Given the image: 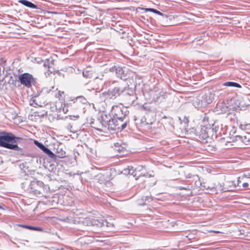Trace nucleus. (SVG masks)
Segmentation results:
<instances>
[{
    "instance_id": "f257e3e1",
    "label": "nucleus",
    "mask_w": 250,
    "mask_h": 250,
    "mask_svg": "<svg viewBox=\"0 0 250 250\" xmlns=\"http://www.w3.org/2000/svg\"><path fill=\"white\" fill-rule=\"evenodd\" d=\"M20 137H17L11 132L6 131L0 132V146L17 151L21 150L16 143L21 140Z\"/></svg>"
},
{
    "instance_id": "9b49d317",
    "label": "nucleus",
    "mask_w": 250,
    "mask_h": 250,
    "mask_svg": "<svg viewBox=\"0 0 250 250\" xmlns=\"http://www.w3.org/2000/svg\"><path fill=\"white\" fill-rule=\"evenodd\" d=\"M143 9L146 12H152L160 16H163V14L162 12L153 8H143Z\"/></svg>"
},
{
    "instance_id": "412c9836",
    "label": "nucleus",
    "mask_w": 250,
    "mask_h": 250,
    "mask_svg": "<svg viewBox=\"0 0 250 250\" xmlns=\"http://www.w3.org/2000/svg\"><path fill=\"white\" fill-rule=\"evenodd\" d=\"M34 143H35V144L37 146H38L39 148H40V145H42V144H41V143H40L38 142L37 141H35Z\"/></svg>"
},
{
    "instance_id": "1a4fd4ad",
    "label": "nucleus",
    "mask_w": 250,
    "mask_h": 250,
    "mask_svg": "<svg viewBox=\"0 0 250 250\" xmlns=\"http://www.w3.org/2000/svg\"><path fill=\"white\" fill-rule=\"evenodd\" d=\"M20 2L24 5L30 8H35L36 7V6L34 3L26 0H21Z\"/></svg>"
},
{
    "instance_id": "b1692460",
    "label": "nucleus",
    "mask_w": 250,
    "mask_h": 250,
    "mask_svg": "<svg viewBox=\"0 0 250 250\" xmlns=\"http://www.w3.org/2000/svg\"><path fill=\"white\" fill-rule=\"evenodd\" d=\"M143 176H144L145 177H151V175L150 174H148L147 173L146 174H144Z\"/></svg>"
},
{
    "instance_id": "6ab92c4d",
    "label": "nucleus",
    "mask_w": 250,
    "mask_h": 250,
    "mask_svg": "<svg viewBox=\"0 0 250 250\" xmlns=\"http://www.w3.org/2000/svg\"><path fill=\"white\" fill-rule=\"evenodd\" d=\"M208 232H209V233H223V232H221V231H218V230H208Z\"/></svg>"
},
{
    "instance_id": "9d476101",
    "label": "nucleus",
    "mask_w": 250,
    "mask_h": 250,
    "mask_svg": "<svg viewBox=\"0 0 250 250\" xmlns=\"http://www.w3.org/2000/svg\"><path fill=\"white\" fill-rule=\"evenodd\" d=\"M224 86H233L238 88H241V85L238 83L232 82H227L223 84Z\"/></svg>"
},
{
    "instance_id": "bb28decb",
    "label": "nucleus",
    "mask_w": 250,
    "mask_h": 250,
    "mask_svg": "<svg viewBox=\"0 0 250 250\" xmlns=\"http://www.w3.org/2000/svg\"><path fill=\"white\" fill-rule=\"evenodd\" d=\"M180 189H185V188H183V187H180Z\"/></svg>"
},
{
    "instance_id": "aec40b11",
    "label": "nucleus",
    "mask_w": 250,
    "mask_h": 250,
    "mask_svg": "<svg viewBox=\"0 0 250 250\" xmlns=\"http://www.w3.org/2000/svg\"><path fill=\"white\" fill-rule=\"evenodd\" d=\"M36 99L33 100L32 102L30 103V104L33 105L34 104H35L36 105H39V104L37 103H36Z\"/></svg>"
},
{
    "instance_id": "f03ea898",
    "label": "nucleus",
    "mask_w": 250,
    "mask_h": 250,
    "mask_svg": "<svg viewBox=\"0 0 250 250\" xmlns=\"http://www.w3.org/2000/svg\"><path fill=\"white\" fill-rule=\"evenodd\" d=\"M99 120L101 123V126L95 127V128L98 130L104 131L106 128L111 130H119L120 129L119 125L113 126L111 124V123L113 124L115 122H117V121L112 120L110 116L105 112H102L101 114Z\"/></svg>"
},
{
    "instance_id": "6e6552de",
    "label": "nucleus",
    "mask_w": 250,
    "mask_h": 250,
    "mask_svg": "<svg viewBox=\"0 0 250 250\" xmlns=\"http://www.w3.org/2000/svg\"><path fill=\"white\" fill-rule=\"evenodd\" d=\"M19 226L22 227L23 228L31 230H37L40 231H42L43 230V229L41 227H33L28 225H19Z\"/></svg>"
},
{
    "instance_id": "c85d7f7f",
    "label": "nucleus",
    "mask_w": 250,
    "mask_h": 250,
    "mask_svg": "<svg viewBox=\"0 0 250 250\" xmlns=\"http://www.w3.org/2000/svg\"><path fill=\"white\" fill-rule=\"evenodd\" d=\"M150 124H151H151H152V122H151L150 123Z\"/></svg>"
},
{
    "instance_id": "ddd939ff",
    "label": "nucleus",
    "mask_w": 250,
    "mask_h": 250,
    "mask_svg": "<svg viewBox=\"0 0 250 250\" xmlns=\"http://www.w3.org/2000/svg\"><path fill=\"white\" fill-rule=\"evenodd\" d=\"M43 151L47 154L50 157H53L54 155L53 153L47 147H45L44 150H43Z\"/></svg>"
},
{
    "instance_id": "dca6fc26",
    "label": "nucleus",
    "mask_w": 250,
    "mask_h": 250,
    "mask_svg": "<svg viewBox=\"0 0 250 250\" xmlns=\"http://www.w3.org/2000/svg\"><path fill=\"white\" fill-rule=\"evenodd\" d=\"M104 222L105 223V225L107 227H110V228H113L114 227V225L113 223H110L108 222L107 220L105 221Z\"/></svg>"
},
{
    "instance_id": "20e7f679",
    "label": "nucleus",
    "mask_w": 250,
    "mask_h": 250,
    "mask_svg": "<svg viewBox=\"0 0 250 250\" xmlns=\"http://www.w3.org/2000/svg\"><path fill=\"white\" fill-rule=\"evenodd\" d=\"M83 223L86 226L102 227L104 225V222L102 219H99L95 216L85 218L83 221Z\"/></svg>"
},
{
    "instance_id": "c756f323",
    "label": "nucleus",
    "mask_w": 250,
    "mask_h": 250,
    "mask_svg": "<svg viewBox=\"0 0 250 250\" xmlns=\"http://www.w3.org/2000/svg\"><path fill=\"white\" fill-rule=\"evenodd\" d=\"M207 136V135H205V137H206Z\"/></svg>"
},
{
    "instance_id": "f3484780",
    "label": "nucleus",
    "mask_w": 250,
    "mask_h": 250,
    "mask_svg": "<svg viewBox=\"0 0 250 250\" xmlns=\"http://www.w3.org/2000/svg\"><path fill=\"white\" fill-rule=\"evenodd\" d=\"M112 120H115L116 121H117V122H115L114 123H111V124L113 126L115 125H120V124H119V122H122V121L120 119H118V120L117 119H112Z\"/></svg>"
},
{
    "instance_id": "4be33fe9",
    "label": "nucleus",
    "mask_w": 250,
    "mask_h": 250,
    "mask_svg": "<svg viewBox=\"0 0 250 250\" xmlns=\"http://www.w3.org/2000/svg\"><path fill=\"white\" fill-rule=\"evenodd\" d=\"M45 147H46L44 146L42 144V145H40V148L41 149L42 151Z\"/></svg>"
},
{
    "instance_id": "5701e85b",
    "label": "nucleus",
    "mask_w": 250,
    "mask_h": 250,
    "mask_svg": "<svg viewBox=\"0 0 250 250\" xmlns=\"http://www.w3.org/2000/svg\"><path fill=\"white\" fill-rule=\"evenodd\" d=\"M205 188H206V189H213L214 188V186H212V187H209V186H208V187H205Z\"/></svg>"
},
{
    "instance_id": "7ed1b4c3",
    "label": "nucleus",
    "mask_w": 250,
    "mask_h": 250,
    "mask_svg": "<svg viewBox=\"0 0 250 250\" xmlns=\"http://www.w3.org/2000/svg\"><path fill=\"white\" fill-rule=\"evenodd\" d=\"M19 80L22 85L29 88L35 82V79L31 74L27 73H23L19 76Z\"/></svg>"
},
{
    "instance_id": "39448f33",
    "label": "nucleus",
    "mask_w": 250,
    "mask_h": 250,
    "mask_svg": "<svg viewBox=\"0 0 250 250\" xmlns=\"http://www.w3.org/2000/svg\"><path fill=\"white\" fill-rule=\"evenodd\" d=\"M31 192L36 196L42 194V190L44 189V184L39 181H32L30 183Z\"/></svg>"
},
{
    "instance_id": "393cba45",
    "label": "nucleus",
    "mask_w": 250,
    "mask_h": 250,
    "mask_svg": "<svg viewBox=\"0 0 250 250\" xmlns=\"http://www.w3.org/2000/svg\"><path fill=\"white\" fill-rule=\"evenodd\" d=\"M3 205H0V209H4V208H3Z\"/></svg>"
},
{
    "instance_id": "4468645a",
    "label": "nucleus",
    "mask_w": 250,
    "mask_h": 250,
    "mask_svg": "<svg viewBox=\"0 0 250 250\" xmlns=\"http://www.w3.org/2000/svg\"><path fill=\"white\" fill-rule=\"evenodd\" d=\"M240 127L242 129L246 130L247 129L250 128V124H246V125L245 124V125L241 124L240 125Z\"/></svg>"
},
{
    "instance_id": "a211bd4d",
    "label": "nucleus",
    "mask_w": 250,
    "mask_h": 250,
    "mask_svg": "<svg viewBox=\"0 0 250 250\" xmlns=\"http://www.w3.org/2000/svg\"><path fill=\"white\" fill-rule=\"evenodd\" d=\"M119 126H120V129H123L124 128H125L126 126V123H124V124H121L120 125H119Z\"/></svg>"
},
{
    "instance_id": "2eb2a0df",
    "label": "nucleus",
    "mask_w": 250,
    "mask_h": 250,
    "mask_svg": "<svg viewBox=\"0 0 250 250\" xmlns=\"http://www.w3.org/2000/svg\"><path fill=\"white\" fill-rule=\"evenodd\" d=\"M242 187L246 189H250V186L249 182L243 183L242 185Z\"/></svg>"
},
{
    "instance_id": "f8f14e48",
    "label": "nucleus",
    "mask_w": 250,
    "mask_h": 250,
    "mask_svg": "<svg viewBox=\"0 0 250 250\" xmlns=\"http://www.w3.org/2000/svg\"><path fill=\"white\" fill-rule=\"evenodd\" d=\"M64 94V92H62L61 91H59L56 95V97L59 99V100H61L62 102H64V100L62 98V95Z\"/></svg>"
},
{
    "instance_id": "423d86ee",
    "label": "nucleus",
    "mask_w": 250,
    "mask_h": 250,
    "mask_svg": "<svg viewBox=\"0 0 250 250\" xmlns=\"http://www.w3.org/2000/svg\"><path fill=\"white\" fill-rule=\"evenodd\" d=\"M121 93L120 88L115 87L112 89L105 91L102 94L106 99H115L121 94Z\"/></svg>"
},
{
    "instance_id": "a878e982",
    "label": "nucleus",
    "mask_w": 250,
    "mask_h": 250,
    "mask_svg": "<svg viewBox=\"0 0 250 250\" xmlns=\"http://www.w3.org/2000/svg\"><path fill=\"white\" fill-rule=\"evenodd\" d=\"M115 108H118L117 106H113L112 107V111L115 109Z\"/></svg>"
},
{
    "instance_id": "cd10ccee",
    "label": "nucleus",
    "mask_w": 250,
    "mask_h": 250,
    "mask_svg": "<svg viewBox=\"0 0 250 250\" xmlns=\"http://www.w3.org/2000/svg\"><path fill=\"white\" fill-rule=\"evenodd\" d=\"M118 68H119V71H120V70H122V68H120V67H119Z\"/></svg>"
},
{
    "instance_id": "0eeeda50",
    "label": "nucleus",
    "mask_w": 250,
    "mask_h": 250,
    "mask_svg": "<svg viewBox=\"0 0 250 250\" xmlns=\"http://www.w3.org/2000/svg\"><path fill=\"white\" fill-rule=\"evenodd\" d=\"M43 66L47 69V71L45 72L46 76H49L51 73H55V68L54 67V62L50 61L49 59L44 61Z\"/></svg>"
}]
</instances>
